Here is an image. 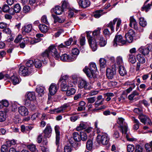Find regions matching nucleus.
I'll use <instances>...</instances> for the list:
<instances>
[{
	"label": "nucleus",
	"mask_w": 152,
	"mask_h": 152,
	"mask_svg": "<svg viewBox=\"0 0 152 152\" xmlns=\"http://www.w3.org/2000/svg\"><path fill=\"white\" fill-rule=\"evenodd\" d=\"M117 123L119 125V127L120 130L122 132L123 134L126 137L127 140L129 141H133L134 139L132 137L131 134L129 132L128 133V128L127 124L125 123L124 119L122 118H118Z\"/></svg>",
	"instance_id": "obj_1"
},
{
	"label": "nucleus",
	"mask_w": 152,
	"mask_h": 152,
	"mask_svg": "<svg viewBox=\"0 0 152 152\" xmlns=\"http://www.w3.org/2000/svg\"><path fill=\"white\" fill-rule=\"evenodd\" d=\"M83 71L88 77L95 78L96 77L97 68L95 63H90L89 68L86 66Z\"/></svg>",
	"instance_id": "obj_2"
},
{
	"label": "nucleus",
	"mask_w": 152,
	"mask_h": 152,
	"mask_svg": "<svg viewBox=\"0 0 152 152\" xmlns=\"http://www.w3.org/2000/svg\"><path fill=\"white\" fill-rule=\"evenodd\" d=\"M110 140L108 135L106 133H103L98 135L97 142L99 144L106 145L108 144Z\"/></svg>",
	"instance_id": "obj_3"
},
{
	"label": "nucleus",
	"mask_w": 152,
	"mask_h": 152,
	"mask_svg": "<svg viewBox=\"0 0 152 152\" xmlns=\"http://www.w3.org/2000/svg\"><path fill=\"white\" fill-rule=\"evenodd\" d=\"M126 41L123 39L121 35L116 34L113 40V45L116 47L118 45H122L125 44Z\"/></svg>",
	"instance_id": "obj_4"
},
{
	"label": "nucleus",
	"mask_w": 152,
	"mask_h": 152,
	"mask_svg": "<svg viewBox=\"0 0 152 152\" xmlns=\"http://www.w3.org/2000/svg\"><path fill=\"white\" fill-rule=\"evenodd\" d=\"M50 55L54 57L56 59H58L60 57L59 53L57 51L55 46L54 45L50 46L48 48Z\"/></svg>",
	"instance_id": "obj_5"
},
{
	"label": "nucleus",
	"mask_w": 152,
	"mask_h": 152,
	"mask_svg": "<svg viewBox=\"0 0 152 152\" xmlns=\"http://www.w3.org/2000/svg\"><path fill=\"white\" fill-rule=\"evenodd\" d=\"M139 51L144 55L148 54L152 50V44L147 45L145 46H141L138 49Z\"/></svg>",
	"instance_id": "obj_6"
},
{
	"label": "nucleus",
	"mask_w": 152,
	"mask_h": 152,
	"mask_svg": "<svg viewBox=\"0 0 152 152\" xmlns=\"http://www.w3.org/2000/svg\"><path fill=\"white\" fill-rule=\"evenodd\" d=\"M32 72V70L31 68H29L24 66H21L19 70L20 75L23 76L28 75Z\"/></svg>",
	"instance_id": "obj_7"
},
{
	"label": "nucleus",
	"mask_w": 152,
	"mask_h": 152,
	"mask_svg": "<svg viewBox=\"0 0 152 152\" xmlns=\"http://www.w3.org/2000/svg\"><path fill=\"white\" fill-rule=\"evenodd\" d=\"M78 87L80 88H84L86 90H90L91 89L89 84L86 80L83 79H80L78 82Z\"/></svg>",
	"instance_id": "obj_8"
},
{
	"label": "nucleus",
	"mask_w": 152,
	"mask_h": 152,
	"mask_svg": "<svg viewBox=\"0 0 152 152\" xmlns=\"http://www.w3.org/2000/svg\"><path fill=\"white\" fill-rule=\"evenodd\" d=\"M60 57L61 60L63 61L71 62L74 61L76 59V56L72 57L65 53L61 55Z\"/></svg>",
	"instance_id": "obj_9"
},
{
	"label": "nucleus",
	"mask_w": 152,
	"mask_h": 152,
	"mask_svg": "<svg viewBox=\"0 0 152 152\" xmlns=\"http://www.w3.org/2000/svg\"><path fill=\"white\" fill-rule=\"evenodd\" d=\"M134 35V31L132 29L129 30L125 34L126 41L129 43H132L133 40V37Z\"/></svg>",
	"instance_id": "obj_10"
},
{
	"label": "nucleus",
	"mask_w": 152,
	"mask_h": 152,
	"mask_svg": "<svg viewBox=\"0 0 152 152\" xmlns=\"http://www.w3.org/2000/svg\"><path fill=\"white\" fill-rule=\"evenodd\" d=\"M116 74V71L115 69L107 68V69L106 75L109 79H112Z\"/></svg>",
	"instance_id": "obj_11"
},
{
	"label": "nucleus",
	"mask_w": 152,
	"mask_h": 152,
	"mask_svg": "<svg viewBox=\"0 0 152 152\" xmlns=\"http://www.w3.org/2000/svg\"><path fill=\"white\" fill-rule=\"evenodd\" d=\"M41 41L40 39H34L31 37H26L23 39V41L26 44L30 43V44H34Z\"/></svg>",
	"instance_id": "obj_12"
},
{
	"label": "nucleus",
	"mask_w": 152,
	"mask_h": 152,
	"mask_svg": "<svg viewBox=\"0 0 152 152\" xmlns=\"http://www.w3.org/2000/svg\"><path fill=\"white\" fill-rule=\"evenodd\" d=\"M52 128L49 124H48L43 132L44 133V135L45 138H49L51 136L52 132Z\"/></svg>",
	"instance_id": "obj_13"
},
{
	"label": "nucleus",
	"mask_w": 152,
	"mask_h": 152,
	"mask_svg": "<svg viewBox=\"0 0 152 152\" xmlns=\"http://www.w3.org/2000/svg\"><path fill=\"white\" fill-rule=\"evenodd\" d=\"M18 111L19 114L22 116H26L28 113V109L24 106L19 107L18 108Z\"/></svg>",
	"instance_id": "obj_14"
},
{
	"label": "nucleus",
	"mask_w": 152,
	"mask_h": 152,
	"mask_svg": "<svg viewBox=\"0 0 152 152\" xmlns=\"http://www.w3.org/2000/svg\"><path fill=\"white\" fill-rule=\"evenodd\" d=\"M73 85L71 83H69L68 85L66 84V82L63 80L61 84V88L62 91H66L68 89L69 87H72Z\"/></svg>",
	"instance_id": "obj_15"
},
{
	"label": "nucleus",
	"mask_w": 152,
	"mask_h": 152,
	"mask_svg": "<svg viewBox=\"0 0 152 152\" xmlns=\"http://www.w3.org/2000/svg\"><path fill=\"white\" fill-rule=\"evenodd\" d=\"M104 101V99L102 98V95H99L97 97V100L96 101L94 105L96 107L102 105L103 104V102Z\"/></svg>",
	"instance_id": "obj_16"
},
{
	"label": "nucleus",
	"mask_w": 152,
	"mask_h": 152,
	"mask_svg": "<svg viewBox=\"0 0 152 152\" xmlns=\"http://www.w3.org/2000/svg\"><path fill=\"white\" fill-rule=\"evenodd\" d=\"M78 3L80 7L84 8L89 7L90 4V2L89 0H80Z\"/></svg>",
	"instance_id": "obj_17"
},
{
	"label": "nucleus",
	"mask_w": 152,
	"mask_h": 152,
	"mask_svg": "<svg viewBox=\"0 0 152 152\" xmlns=\"http://www.w3.org/2000/svg\"><path fill=\"white\" fill-rule=\"evenodd\" d=\"M130 26L132 28H133L135 30L138 29V26L137 23L136 21L135 20L133 16H131L130 17L129 19Z\"/></svg>",
	"instance_id": "obj_18"
},
{
	"label": "nucleus",
	"mask_w": 152,
	"mask_h": 152,
	"mask_svg": "<svg viewBox=\"0 0 152 152\" xmlns=\"http://www.w3.org/2000/svg\"><path fill=\"white\" fill-rule=\"evenodd\" d=\"M32 29V26L31 24L25 26L22 28V32L23 34L28 33L31 31Z\"/></svg>",
	"instance_id": "obj_19"
},
{
	"label": "nucleus",
	"mask_w": 152,
	"mask_h": 152,
	"mask_svg": "<svg viewBox=\"0 0 152 152\" xmlns=\"http://www.w3.org/2000/svg\"><path fill=\"white\" fill-rule=\"evenodd\" d=\"M58 88L56 85L52 84L50 86L49 88V91L50 95H54L56 93Z\"/></svg>",
	"instance_id": "obj_20"
},
{
	"label": "nucleus",
	"mask_w": 152,
	"mask_h": 152,
	"mask_svg": "<svg viewBox=\"0 0 152 152\" xmlns=\"http://www.w3.org/2000/svg\"><path fill=\"white\" fill-rule=\"evenodd\" d=\"M59 127L58 126H56L55 130L56 134V144L58 145L59 143L60 140V132L59 131Z\"/></svg>",
	"instance_id": "obj_21"
},
{
	"label": "nucleus",
	"mask_w": 152,
	"mask_h": 152,
	"mask_svg": "<svg viewBox=\"0 0 152 152\" xmlns=\"http://www.w3.org/2000/svg\"><path fill=\"white\" fill-rule=\"evenodd\" d=\"M21 10V7L20 5L19 4H16L14 6V11H13L12 10H10V13L12 15H13L15 12H19Z\"/></svg>",
	"instance_id": "obj_22"
},
{
	"label": "nucleus",
	"mask_w": 152,
	"mask_h": 152,
	"mask_svg": "<svg viewBox=\"0 0 152 152\" xmlns=\"http://www.w3.org/2000/svg\"><path fill=\"white\" fill-rule=\"evenodd\" d=\"M64 10L61 7L59 6H56L53 9L54 12L56 14L58 15L61 14L64 12Z\"/></svg>",
	"instance_id": "obj_23"
},
{
	"label": "nucleus",
	"mask_w": 152,
	"mask_h": 152,
	"mask_svg": "<svg viewBox=\"0 0 152 152\" xmlns=\"http://www.w3.org/2000/svg\"><path fill=\"white\" fill-rule=\"evenodd\" d=\"M10 79L11 82L14 85L19 83L20 82V80L18 77L15 75L11 76L10 77Z\"/></svg>",
	"instance_id": "obj_24"
},
{
	"label": "nucleus",
	"mask_w": 152,
	"mask_h": 152,
	"mask_svg": "<svg viewBox=\"0 0 152 152\" xmlns=\"http://www.w3.org/2000/svg\"><path fill=\"white\" fill-rule=\"evenodd\" d=\"M99 40V44L101 47L104 46L106 44V40L102 36H100L98 38Z\"/></svg>",
	"instance_id": "obj_25"
},
{
	"label": "nucleus",
	"mask_w": 152,
	"mask_h": 152,
	"mask_svg": "<svg viewBox=\"0 0 152 152\" xmlns=\"http://www.w3.org/2000/svg\"><path fill=\"white\" fill-rule=\"evenodd\" d=\"M50 55L48 49L46 50L42 54L41 56L43 58H44V59L45 60V61H44L43 60H42L44 64L47 63V61H46V59L49 57Z\"/></svg>",
	"instance_id": "obj_26"
},
{
	"label": "nucleus",
	"mask_w": 152,
	"mask_h": 152,
	"mask_svg": "<svg viewBox=\"0 0 152 152\" xmlns=\"http://www.w3.org/2000/svg\"><path fill=\"white\" fill-rule=\"evenodd\" d=\"M118 19L115 18L114 19L113 21H110V23L107 25V26L108 27H110L112 31L113 32L114 31V26L117 20Z\"/></svg>",
	"instance_id": "obj_27"
},
{
	"label": "nucleus",
	"mask_w": 152,
	"mask_h": 152,
	"mask_svg": "<svg viewBox=\"0 0 152 152\" xmlns=\"http://www.w3.org/2000/svg\"><path fill=\"white\" fill-rule=\"evenodd\" d=\"M39 30L42 33H46L49 29L48 27L44 24H40L39 26Z\"/></svg>",
	"instance_id": "obj_28"
},
{
	"label": "nucleus",
	"mask_w": 152,
	"mask_h": 152,
	"mask_svg": "<svg viewBox=\"0 0 152 152\" xmlns=\"http://www.w3.org/2000/svg\"><path fill=\"white\" fill-rule=\"evenodd\" d=\"M132 120L134 123L133 126V128L134 129L137 130L139 128L140 124L139 121L134 117H133L132 118Z\"/></svg>",
	"instance_id": "obj_29"
},
{
	"label": "nucleus",
	"mask_w": 152,
	"mask_h": 152,
	"mask_svg": "<svg viewBox=\"0 0 152 152\" xmlns=\"http://www.w3.org/2000/svg\"><path fill=\"white\" fill-rule=\"evenodd\" d=\"M103 11L102 10H96L93 12V15L96 18H99L103 14Z\"/></svg>",
	"instance_id": "obj_30"
},
{
	"label": "nucleus",
	"mask_w": 152,
	"mask_h": 152,
	"mask_svg": "<svg viewBox=\"0 0 152 152\" xmlns=\"http://www.w3.org/2000/svg\"><path fill=\"white\" fill-rule=\"evenodd\" d=\"M52 16L54 19L55 23L58 22L59 23H62L65 20V19L64 18H60L53 14L52 15Z\"/></svg>",
	"instance_id": "obj_31"
},
{
	"label": "nucleus",
	"mask_w": 152,
	"mask_h": 152,
	"mask_svg": "<svg viewBox=\"0 0 152 152\" xmlns=\"http://www.w3.org/2000/svg\"><path fill=\"white\" fill-rule=\"evenodd\" d=\"M44 90L45 88L42 86H38L36 88V91L40 95V96H42V95L44 94Z\"/></svg>",
	"instance_id": "obj_32"
},
{
	"label": "nucleus",
	"mask_w": 152,
	"mask_h": 152,
	"mask_svg": "<svg viewBox=\"0 0 152 152\" xmlns=\"http://www.w3.org/2000/svg\"><path fill=\"white\" fill-rule=\"evenodd\" d=\"M118 71L119 74L121 76H124L126 73L124 67L123 66H119Z\"/></svg>",
	"instance_id": "obj_33"
},
{
	"label": "nucleus",
	"mask_w": 152,
	"mask_h": 152,
	"mask_svg": "<svg viewBox=\"0 0 152 152\" xmlns=\"http://www.w3.org/2000/svg\"><path fill=\"white\" fill-rule=\"evenodd\" d=\"M128 58L129 62L132 64H134L136 61L135 57L133 54H129L128 56Z\"/></svg>",
	"instance_id": "obj_34"
},
{
	"label": "nucleus",
	"mask_w": 152,
	"mask_h": 152,
	"mask_svg": "<svg viewBox=\"0 0 152 152\" xmlns=\"http://www.w3.org/2000/svg\"><path fill=\"white\" fill-rule=\"evenodd\" d=\"M137 58L138 61L141 63L143 64L145 62V59L144 56L142 54L137 55Z\"/></svg>",
	"instance_id": "obj_35"
},
{
	"label": "nucleus",
	"mask_w": 152,
	"mask_h": 152,
	"mask_svg": "<svg viewBox=\"0 0 152 152\" xmlns=\"http://www.w3.org/2000/svg\"><path fill=\"white\" fill-rule=\"evenodd\" d=\"M101 28H97L93 32V35L94 36V38L95 39V37L98 38V37L100 36V31Z\"/></svg>",
	"instance_id": "obj_36"
},
{
	"label": "nucleus",
	"mask_w": 152,
	"mask_h": 152,
	"mask_svg": "<svg viewBox=\"0 0 152 152\" xmlns=\"http://www.w3.org/2000/svg\"><path fill=\"white\" fill-rule=\"evenodd\" d=\"M73 139L76 141L79 142L81 140L80 134L78 132H74L73 134Z\"/></svg>",
	"instance_id": "obj_37"
},
{
	"label": "nucleus",
	"mask_w": 152,
	"mask_h": 152,
	"mask_svg": "<svg viewBox=\"0 0 152 152\" xmlns=\"http://www.w3.org/2000/svg\"><path fill=\"white\" fill-rule=\"evenodd\" d=\"M34 64L35 67L37 68H40L42 66L41 61L38 59H36L34 60Z\"/></svg>",
	"instance_id": "obj_38"
},
{
	"label": "nucleus",
	"mask_w": 152,
	"mask_h": 152,
	"mask_svg": "<svg viewBox=\"0 0 152 152\" xmlns=\"http://www.w3.org/2000/svg\"><path fill=\"white\" fill-rule=\"evenodd\" d=\"M27 96L28 99H31L32 100L35 99L36 98L34 92H28L27 94Z\"/></svg>",
	"instance_id": "obj_39"
},
{
	"label": "nucleus",
	"mask_w": 152,
	"mask_h": 152,
	"mask_svg": "<svg viewBox=\"0 0 152 152\" xmlns=\"http://www.w3.org/2000/svg\"><path fill=\"white\" fill-rule=\"evenodd\" d=\"M140 25L142 27H145L147 25V22L143 17H140L139 19Z\"/></svg>",
	"instance_id": "obj_40"
},
{
	"label": "nucleus",
	"mask_w": 152,
	"mask_h": 152,
	"mask_svg": "<svg viewBox=\"0 0 152 152\" xmlns=\"http://www.w3.org/2000/svg\"><path fill=\"white\" fill-rule=\"evenodd\" d=\"M146 4L144 3V5L142 7V10L145 11L146 12H147L149 11L151 8V7L152 6L150 4H147L145 5Z\"/></svg>",
	"instance_id": "obj_41"
},
{
	"label": "nucleus",
	"mask_w": 152,
	"mask_h": 152,
	"mask_svg": "<svg viewBox=\"0 0 152 152\" xmlns=\"http://www.w3.org/2000/svg\"><path fill=\"white\" fill-rule=\"evenodd\" d=\"M66 107V105H64L63 106H62L60 108L54 110L53 111L56 113H62L63 112L64 110L65 109V108Z\"/></svg>",
	"instance_id": "obj_42"
},
{
	"label": "nucleus",
	"mask_w": 152,
	"mask_h": 152,
	"mask_svg": "<svg viewBox=\"0 0 152 152\" xmlns=\"http://www.w3.org/2000/svg\"><path fill=\"white\" fill-rule=\"evenodd\" d=\"M66 91V94L67 96H69L74 94L75 93L76 90L75 88H71L69 90H67Z\"/></svg>",
	"instance_id": "obj_43"
},
{
	"label": "nucleus",
	"mask_w": 152,
	"mask_h": 152,
	"mask_svg": "<svg viewBox=\"0 0 152 152\" xmlns=\"http://www.w3.org/2000/svg\"><path fill=\"white\" fill-rule=\"evenodd\" d=\"M139 94L136 91H134L132 93L128 96L129 99L130 100H132L133 99L134 97L135 96H138Z\"/></svg>",
	"instance_id": "obj_44"
},
{
	"label": "nucleus",
	"mask_w": 152,
	"mask_h": 152,
	"mask_svg": "<svg viewBox=\"0 0 152 152\" xmlns=\"http://www.w3.org/2000/svg\"><path fill=\"white\" fill-rule=\"evenodd\" d=\"M145 147L147 152L152 151V141L150 142L149 144L147 143L146 144Z\"/></svg>",
	"instance_id": "obj_45"
},
{
	"label": "nucleus",
	"mask_w": 152,
	"mask_h": 152,
	"mask_svg": "<svg viewBox=\"0 0 152 152\" xmlns=\"http://www.w3.org/2000/svg\"><path fill=\"white\" fill-rule=\"evenodd\" d=\"M6 118V115L5 113L3 112L0 111V122L4 121Z\"/></svg>",
	"instance_id": "obj_46"
},
{
	"label": "nucleus",
	"mask_w": 152,
	"mask_h": 152,
	"mask_svg": "<svg viewBox=\"0 0 152 152\" xmlns=\"http://www.w3.org/2000/svg\"><path fill=\"white\" fill-rule=\"evenodd\" d=\"M92 142L91 140H88L87 143L86 147V148L88 150H91L92 148Z\"/></svg>",
	"instance_id": "obj_47"
},
{
	"label": "nucleus",
	"mask_w": 152,
	"mask_h": 152,
	"mask_svg": "<svg viewBox=\"0 0 152 152\" xmlns=\"http://www.w3.org/2000/svg\"><path fill=\"white\" fill-rule=\"evenodd\" d=\"M86 127V125L83 122L80 123L79 126L76 128V130L77 131H80L83 129H85Z\"/></svg>",
	"instance_id": "obj_48"
},
{
	"label": "nucleus",
	"mask_w": 152,
	"mask_h": 152,
	"mask_svg": "<svg viewBox=\"0 0 152 152\" xmlns=\"http://www.w3.org/2000/svg\"><path fill=\"white\" fill-rule=\"evenodd\" d=\"M81 140L86 141L87 138V136L85 132H80Z\"/></svg>",
	"instance_id": "obj_49"
},
{
	"label": "nucleus",
	"mask_w": 152,
	"mask_h": 152,
	"mask_svg": "<svg viewBox=\"0 0 152 152\" xmlns=\"http://www.w3.org/2000/svg\"><path fill=\"white\" fill-rule=\"evenodd\" d=\"M79 50L77 49L76 48H74L72 49V55L71 56L72 57H73H73L76 56V58L77 56L79 54Z\"/></svg>",
	"instance_id": "obj_50"
},
{
	"label": "nucleus",
	"mask_w": 152,
	"mask_h": 152,
	"mask_svg": "<svg viewBox=\"0 0 152 152\" xmlns=\"http://www.w3.org/2000/svg\"><path fill=\"white\" fill-rule=\"evenodd\" d=\"M116 62L118 65H121L123 63L122 57L120 56H118L116 58Z\"/></svg>",
	"instance_id": "obj_51"
},
{
	"label": "nucleus",
	"mask_w": 152,
	"mask_h": 152,
	"mask_svg": "<svg viewBox=\"0 0 152 152\" xmlns=\"http://www.w3.org/2000/svg\"><path fill=\"white\" fill-rule=\"evenodd\" d=\"M100 66L102 68L106 66V61L104 58H101L99 60Z\"/></svg>",
	"instance_id": "obj_52"
},
{
	"label": "nucleus",
	"mask_w": 152,
	"mask_h": 152,
	"mask_svg": "<svg viewBox=\"0 0 152 152\" xmlns=\"http://www.w3.org/2000/svg\"><path fill=\"white\" fill-rule=\"evenodd\" d=\"M127 149L128 152H132L134 149V146L132 145H129L127 146Z\"/></svg>",
	"instance_id": "obj_53"
},
{
	"label": "nucleus",
	"mask_w": 152,
	"mask_h": 152,
	"mask_svg": "<svg viewBox=\"0 0 152 152\" xmlns=\"http://www.w3.org/2000/svg\"><path fill=\"white\" fill-rule=\"evenodd\" d=\"M34 65V62L32 60L28 61L26 63V66L28 67L29 68H30V67L33 66Z\"/></svg>",
	"instance_id": "obj_54"
},
{
	"label": "nucleus",
	"mask_w": 152,
	"mask_h": 152,
	"mask_svg": "<svg viewBox=\"0 0 152 152\" xmlns=\"http://www.w3.org/2000/svg\"><path fill=\"white\" fill-rule=\"evenodd\" d=\"M147 116L144 115L143 114L141 115H139L138 118L140 120L141 122L144 124L145 121V120Z\"/></svg>",
	"instance_id": "obj_55"
},
{
	"label": "nucleus",
	"mask_w": 152,
	"mask_h": 152,
	"mask_svg": "<svg viewBox=\"0 0 152 152\" xmlns=\"http://www.w3.org/2000/svg\"><path fill=\"white\" fill-rule=\"evenodd\" d=\"M86 100L88 103H94L96 101V98L95 96H93L86 98Z\"/></svg>",
	"instance_id": "obj_56"
},
{
	"label": "nucleus",
	"mask_w": 152,
	"mask_h": 152,
	"mask_svg": "<svg viewBox=\"0 0 152 152\" xmlns=\"http://www.w3.org/2000/svg\"><path fill=\"white\" fill-rule=\"evenodd\" d=\"M140 103L143 104L146 107H148L150 106V104L148 101L145 99L140 100L139 101Z\"/></svg>",
	"instance_id": "obj_57"
},
{
	"label": "nucleus",
	"mask_w": 152,
	"mask_h": 152,
	"mask_svg": "<svg viewBox=\"0 0 152 152\" xmlns=\"http://www.w3.org/2000/svg\"><path fill=\"white\" fill-rule=\"evenodd\" d=\"M68 3L66 1H64L62 2V5L61 7L64 10L65 9H66L68 6Z\"/></svg>",
	"instance_id": "obj_58"
},
{
	"label": "nucleus",
	"mask_w": 152,
	"mask_h": 152,
	"mask_svg": "<svg viewBox=\"0 0 152 152\" xmlns=\"http://www.w3.org/2000/svg\"><path fill=\"white\" fill-rule=\"evenodd\" d=\"M134 113L139 115H141L142 114V110L141 108H135L134 109Z\"/></svg>",
	"instance_id": "obj_59"
},
{
	"label": "nucleus",
	"mask_w": 152,
	"mask_h": 152,
	"mask_svg": "<svg viewBox=\"0 0 152 152\" xmlns=\"http://www.w3.org/2000/svg\"><path fill=\"white\" fill-rule=\"evenodd\" d=\"M135 152H143V148L141 146L139 145H137L136 146Z\"/></svg>",
	"instance_id": "obj_60"
},
{
	"label": "nucleus",
	"mask_w": 152,
	"mask_h": 152,
	"mask_svg": "<svg viewBox=\"0 0 152 152\" xmlns=\"http://www.w3.org/2000/svg\"><path fill=\"white\" fill-rule=\"evenodd\" d=\"M41 21L42 23H45L47 24H48L49 23L48 22L47 17L45 15L43 16L41 19Z\"/></svg>",
	"instance_id": "obj_61"
},
{
	"label": "nucleus",
	"mask_w": 152,
	"mask_h": 152,
	"mask_svg": "<svg viewBox=\"0 0 152 152\" xmlns=\"http://www.w3.org/2000/svg\"><path fill=\"white\" fill-rule=\"evenodd\" d=\"M22 39V36L21 35H19L15 38L14 40V42L16 43H18L21 41Z\"/></svg>",
	"instance_id": "obj_62"
},
{
	"label": "nucleus",
	"mask_w": 152,
	"mask_h": 152,
	"mask_svg": "<svg viewBox=\"0 0 152 152\" xmlns=\"http://www.w3.org/2000/svg\"><path fill=\"white\" fill-rule=\"evenodd\" d=\"M126 97V95L124 93H123L121 95L120 97L118 98V99L119 101L123 102L125 100Z\"/></svg>",
	"instance_id": "obj_63"
},
{
	"label": "nucleus",
	"mask_w": 152,
	"mask_h": 152,
	"mask_svg": "<svg viewBox=\"0 0 152 152\" xmlns=\"http://www.w3.org/2000/svg\"><path fill=\"white\" fill-rule=\"evenodd\" d=\"M10 7L7 4L4 5L2 7V10L5 12H8L10 10Z\"/></svg>",
	"instance_id": "obj_64"
}]
</instances>
